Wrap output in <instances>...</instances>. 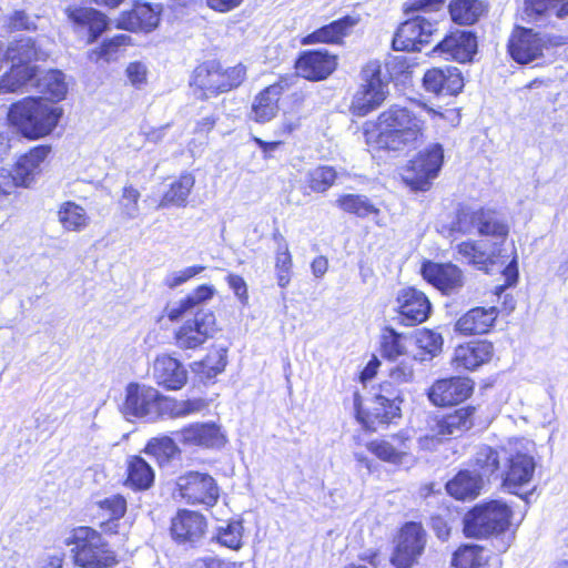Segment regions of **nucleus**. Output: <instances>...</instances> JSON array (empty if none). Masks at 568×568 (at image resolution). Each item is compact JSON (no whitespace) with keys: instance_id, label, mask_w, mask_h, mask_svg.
Returning a JSON list of instances; mask_svg holds the SVG:
<instances>
[{"instance_id":"f257e3e1","label":"nucleus","mask_w":568,"mask_h":568,"mask_svg":"<svg viewBox=\"0 0 568 568\" xmlns=\"http://www.w3.org/2000/svg\"><path fill=\"white\" fill-rule=\"evenodd\" d=\"M430 112L433 109L424 103L412 106L392 104L375 120L363 123L365 144L369 151L415 150L427 139L426 113Z\"/></svg>"},{"instance_id":"f03ea898","label":"nucleus","mask_w":568,"mask_h":568,"mask_svg":"<svg viewBox=\"0 0 568 568\" xmlns=\"http://www.w3.org/2000/svg\"><path fill=\"white\" fill-rule=\"evenodd\" d=\"M61 110L43 99L26 98L13 103L8 112L9 122L31 139L49 134L58 124Z\"/></svg>"},{"instance_id":"7ed1b4c3","label":"nucleus","mask_w":568,"mask_h":568,"mask_svg":"<svg viewBox=\"0 0 568 568\" xmlns=\"http://www.w3.org/2000/svg\"><path fill=\"white\" fill-rule=\"evenodd\" d=\"M71 547L73 562L80 568H110L116 561L115 552L102 536L90 527H78L65 539Z\"/></svg>"},{"instance_id":"20e7f679","label":"nucleus","mask_w":568,"mask_h":568,"mask_svg":"<svg viewBox=\"0 0 568 568\" xmlns=\"http://www.w3.org/2000/svg\"><path fill=\"white\" fill-rule=\"evenodd\" d=\"M535 444L527 439L509 440L505 446L503 486L511 494L518 495L528 487L536 469Z\"/></svg>"},{"instance_id":"39448f33","label":"nucleus","mask_w":568,"mask_h":568,"mask_svg":"<svg viewBox=\"0 0 568 568\" xmlns=\"http://www.w3.org/2000/svg\"><path fill=\"white\" fill-rule=\"evenodd\" d=\"M510 508L500 500L476 506L464 518V532L468 537L483 538L501 532L509 526Z\"/></svg>"},{"instance_id":"423d86ee","label":"nucleus","mask_w":568,"mask_h":568,"mask_svg":"<svg viewBox=\"0 0 568 568\" xmlns=\"http://www.w3.org/2000/svg\"><path fill=\"white\" fill-rule=\"evenodd\" d=\"M443 163V145L430 143L408 162L402 174L403 181L414 191H427L438 176Z\"/></svg>"},{"instance_id":"0eeeda50","label":"nucleus","mask_w":568,"mask_h":568,"mask_svg":"<svg viewBox=\"0 0 568 568\" xmlns=\"http://www.w3.org/2000/svg\"><path fill=\"white\" fill-rule=\"evenodd\" d=\"M388 81L382 74L379 61H369L362 71V84L353 97L352 112L364 116L377 109L387 98Z\"/></svg>"},{"instance_id":"6e6552de","label":"nucleus","mask_w":568,"mask_h":568,"mask_svg":"<svg viewBox=\"0 0 568 568\" xmlns=\"http://www.w3.org/2000/svg\"><path fill=\"white\" fill-rule=\"evenodd\" d=\"M245 75L246 69L241 63L223 70L217 62L211 61L194 70L191 84L203 91L204 97H209L239 87Z\"/></svg>"},{"instance_id":"1a4fd4ad","label":"nucleus","mask_w":568,"mask_h":568,"mask_svg":"<svg viewBox=\"0 0 568 568\" xmlns=\"http://www.w3.org/2000/svg\"><path fill=\"white\" fill-rule=\"evenodd\" d=\"M367 450L377 459L395 467H410L416 458L412 452V435L402 429L396 434L367 443Z\"/></svg>"},{"instance_id":"9d476101","label":"nucleus","mask_w":568,"mask_h":568,"mask_svg":"<svg viewBox=\"0 0 568 568\" xmlns=\"http://www.w3.org/2000/svg\"><path fill=\"white\" fill-rule=\"evenodd\" d=\"M427 544V534L419 523H406L398 531L390 558L396 568H412L418 564Z\"/></svg>"},{"instance_id":"9b49d317","label":"nucleus","mask_w":568,"mask_h":568,"mask_svg":"<svg viewBox=\"0 0 568 568\" xmlns=\"http://www.w3.org/2000/svg\"><path fill=\"white\" fill-rule=\"evenodd\" d=\"M217 332L213 312L199 310L192 318L186 320L173 335L174 344L180 349H196L213 338Z\"/></svg>"},{"instance_id":"f8f14e48","label":"nucleus","mask_w":568,"mask_h":568,"mask_svg":"<svg viewBox=\"0 0 568 568\" xmlns=\"http://www.w3.org/2000/svg\"><path fill=\"white\" fill-rule=\"evenodd\" d=\"M455 229L462 233L477 230L480 235L505 240L509 233L508 225L491 210L463 209L457 214Z\"/></svg>"},{"instance_id":"ddd939ff","label":"nucleus","mask_w":568,"mask_h":568,"mask_svg":"<svg viewBox=\"0 0 568 568\" xmlns=\"http://www.w3.org/2000/svg\"><path fill=\"white\" fill-rule=\"evenodd\" d=\"M399 398L390 399L383 394H375L364 406L358 393L354 394L356 417L367 428L375 429L379 424H388L400 415Z\"/></svg>"},{"instance_id":"4468645a","label":"nucleus","mask_w":568,"mask_h":568,"mask_svg":"<svg viewBox=\"0 0 568 568\" xmlns=\"http://www.w3.org/2000/svg\"><path fill=\"white\" fill-rule=\"evenodd\" d=\"M160 392L149 385L130 383L125 387V397L122 412L126 417L145 418L155 420L159 418Z\"/></svg>"},{"instance_id":"2eb2a0df","label":"nucleus","mask_w":568,"mask_h":568,"mask_svg":"<svg viewBox=\"0 0 568 568\" xmlns=\"http://www.w3.org/2000/svg\"><path fill=\"white\" fill-rule=\"evenodd\" d=\"M436 30V23L424 17L409 19L398 27L393 38V48L397 51H420Z\"/></svg>"},{"instance_id":"dca6fc26","label":"nucleus","mask_w":568,"mask_h":568,"mask_svg":"<svg viewBox=\"0 0 568 568\" xmlns=\"http://www.w3.org/2000/svg\"><path fill=\"white\" fill-rule=\"evenodd\" d=\"M178 487L181 497L190 504L213 506L219 498L215 479L207 474L191 471L179 477Z\"/></svg>"},{"instance_id":"f3484780","label":"nucleus","mask_w":568,"mask_h":568,"mask_svg":"<svg viewBox=\"0 0 568 568\" xmlns=\"http://www.w3.org/2000/svg\"><path fill=\"white\" fill-rule=\"evenodd\" d=\"M549 40L531 29L517 28L508 42L511 58L518 63H529L542 55Z\"/></svg>"},{"instance_id":"a211bd4d","label":"nucleus","mask_w":568,"mask_h":568,"mask_svg":"<svg viewBox=\"0 0 568 568\" xmlns=\"http://www.w3.org/2000/svg\"><path fill=\"white\" fill-rule=\"evenodd\" d=\"M474 390V383L466 377H450L435 382L428 392L436 406L456 405L466 400Z\"/></svg>"},{"instance_id":"6ab92c4d","label":"nucleus","mask_w":568,"mask_h":568,"mask_svg":"<svg viewBox=\"0 0 568 568\" xmlns=\"http://www.w3.org/2000/svg\"><path fill=\"white\" fill-rule=\"evenodd\" d=\"M178 439L186 446L220 448L226 437L215 423H193L176 433Z\"/></svg>"},{"instance_id":"aec40b11","label":"nucleus","mask_w":568,"mask_h":568,"mask_svg":"<svg viewBox=\"0 0 568 568\" xmlns=\"http://www.w3.org/2000/svg\"><path fill=\"white\" fill-rule=\"evenodd\" d=\"M151 374L155 383L168 390H179L187 382V371L183 364L168 354L155 357Z\"/></svg>"},{"instance_id":"412c9836","label":"nucleus","mask_w":568,"mask_h":568,"mask_svg":"<svg viewBox=\"0 0 568 568\" xmlns=\"http://www.w3.org/2000/svg\"><path fill=\"white\" fill-rule=\"evenodd\" d=\"M396 303L405 325L423 323L430 313V303L427 296L414 287L402 288L397 293Z\"/></svg>"},{"instance_id":"4be33fe9","label":"nucleus","mask_w":568,"mask_h":568,"mask_svg":"<svg viewBox=\"0 0 568 568\" xmlns=\"http://www.w3.org/2000/svg\"><path fill=\"white\" fill-rule=\"evenodd\" d=\"M476 51V37L471 32L464 30L452 32L434 48V52H439L445 59H452L462 63L470 61Z\"/></svg>"},{"instance_id":"5701e85b","label":"nucleus","mask_w":568,"mask_h":568,"mask_svg":"<svg viewBox=\"0 0 568 568\" xmlns=\"http://www.w3.org/2000/svg\"><path fill=\"white\" fill-rule=\"evenodd\" d=\"M286 89L287 83L278 81L258 92L253 99L248 118L261 124L272 121L278 112V101Z\"/></svg>"},{"instance_id":"b1692460","label":"nucleus","mask_w":568,"mask_h":568,"mask_svg":"<svg viewBox=\"0 0 568 568\" xmlns=\"http://www.w3.org/2000/svg\"><path fill=\"white\" fill-rule=\"evenodd\" d=\"M423 277L444 294L459 291L464 285V276L456 265L427 262L422 267Z\"/></svg>"},{"instance_id":"393cba45","label":"nucleus","mask_w":568,"mask_h":568,"mask_svg":"<svg viewBox=\"0 0 568 568\" xmlns=\"http://www.w3.org/2000/svg\"><path fill=\"white\" fill-rule=\"evenodd\" d=\"M423 83L426 91L438 95H456L464 87L462 73L455 67L433 68L426 71Z\"/></svg>"},{"instance_id":"a878e982","label":"nucleus","mask_w":568,"mask_h":568,"mask_svg":"<svg viewBox=\"0 0 568 568\" xmlns=\"http://www.w3.org/2000/svg\"><path fill=\"white\" fill-rule=\"evenodd\" d=\"M206 528L205 518L192 510L182 509L172 518L171 534L180 544H194L199 541Z\"/></svg>"},{"instance_id":"bb28decb","label":"nucleus","mask_w":568,"mask_h":568,"mask_svg":"<svg viewBox=\"0 0 568 568\" xmlns=\"http://www.w3.org/2000/svg\"><path fill=\"white\" fill-rule=\"evenodd\" d=\"M161 8L138 3L131 11L123 12L116 20V28L128 31L151 32L160 22Z\"/></svg>"},{"instance_id":"cd10ccee","label":"nucleus","mask_w":568,"mask_h":568,"mask_svg":"<svg viewBox=\"0 0 568 568\" xmlns=\"http://www.w3.org/2000/svg\"><path fill=\"white\" fill-rule=\"evenodd\" d=\"M336 68L335 55L324 51L305 52L296 61L297 73L312 81L327 78Z\"/></svg>"},{"instance_id":"c85d7f7f","label":"nucleus","mask_w":568,"mask_h":568,"mask_svg":"<svg viewBox=\"0 0 568 568\" xmlns=\"http://www.w3.org/2000/svg\"><path fill=\"white\" fill-rule=\"evenodd\" d=\"M494 346L487 341L470 342L455 348L452 363L456 369L473 371L490 361Z\"/></svg>"},{"instance_id":"c756f323","label":"nucleus","mask_w":568,"mask_h":568,"mask_svg":"<svg viewBox=\"0 0 568 568\" xmlns=\"http://www.w3.org/2000/svg\"><path fill=\"white\" fill-rule=\"evenodd\" d=\"M498 317V310L490 307H474L458 318L455 329L463 335L485 334L490 331Z\"/></svg>"},{"instance_id":"7c9ffc66","label":"nucleus","mask_w":568,"mask_h":568,"mask_svg":"<svg viewBox=\"0 0 568 568\" xmlns=\"http://www.w3.org/2000/svg\"><path fill=\"white\" fill-rule=\"evenodd\" d=\"M47 57L48 53L31 38H21L12 42L6 51L0 42V69L7 60H10L12 64L29 65V62Z\"/></svg>"},{"instance_id":"2f4dec72","label":"nucleus","mask_w":568,"mask_h":568,"mask_svg":"<svg viewBox=\"0 0 568 568\" xmlns=\"http://www.w3.org/2000/svg\"><path fill=\"white\" fill-rule=\"evenodd\" d=\"M475 407L467 406L434 418L438 434L458 437L474 425Z\"/></svg>"},{"instance_id":"473e14b6","label":"nucleus","mask_w":568,"mask_h":568,"mask_svg":"<svg viewBox=\"0 0 568 568\" xmlns=\"http://www.w3.org/2000/svg\"><path fill=\"white\" fill-rule=\"evenodd\" d=\"M49 153V146L39 145L20 156L13 169L19 183L28 186L34 180V176L41 172V165Z\"/></svg>"},{"instance_id":"72a5a7b5","label":"nucleus","mask_w":568,"mask_h":568,"mask_svg":"<svg viewBox=\"0 0 568 568\" xmlns=\"http://www.w3.org/2000/svg\"><path fill=\"white\" fill-rule=\"evenodd\" d=\"M356 23L357 19L353 17H344L307 34L303 38L302 43L314 44L339 42L351 32Z\"/></svg>"},{"instance_id":"f704fd0d","label":"nucleus","mask_w":568,"mask_h":568,"mask_svg":"<svg viewBox=\"0 0 568 568\" xmlns=\"http://www.w3.org/2000/svg\"><path fill=\"white\" fill-rule=\"evenodd\" d=\"M483 487V479L479 474L469 470L459 471L446 484L447 493L456 499L468 500L476 498Z\"/></svg>"},{"instance_id":"c9c22d12","label":"nucleus","mask_w":568,"mask_h":568,"mask_svg":"<svg viewBox=\"0 0 568 568\" xmlns=\"http://www.w3.org/2000/svg\"><path fill=\"white\" fill-rule=\"evenodd\" d=\"M67 14L77 27L89 29L88 42H93L108 26L106 17L92 8H68Z\"/></svg>"},{"instance_id":"e433bc0d","label":"nucleus","mask_w":568,"mask_h":568,"mask_svg":"<svg viewBox=\"0 0 568 568\" xmlns=\"http://www.w3.org/2000/svg\"><path fill=\"white\" fill-rule=\"evenodd\" d=\"M205 403L201 398L175 399L160 393L159 417L181 418L201 412Z\"/></svg>"},{"instance_id":"4c0bfd02","label":"nucleus","mask_w":568,"mask_h":568,"mask_svg":"<svg viewBox=\"0 0 568 568\" xmlns=\"http://www.w3.org/2000/svg\"><path fill=\"white\" fill-rule=\"evenodd\" d=\"M195 184V178L191 173H183L178 180L171 183L169 190L163 194L158 209L169 206L184 207L187 204V197Z\"/></svg>"},{"instance_id":"58836bf2","label":"nucleus","mask_w":568,"mask_h":568,"mask_svg":"<svg viewBox=\"0 0 568 568\" xmlns=\"http://www.w3.org/2000/svg\"><path fill=\"white\" fill-rule=\"evenodd\" d=\"M415 345L417 347L414 359L419 362L430 361L437 356L443 348V337L439 333L420 328L414 334Z\"/></svg>"},{"instance_id":"ea45409f","label":"nucleus","mask_w":568,"mask_h":568,"mask_svg":"<svg viewBox=\"0 0 568 568\" xmlns=\"http://www.w3.org/2000/svg\"><path fill=\"white\" fill-rule=\"evenodd\" d=\"M37 74V69L31 65L12 64L10 71L0 78V93L18 92L32 82Z\"/></svg>"},{"instance_id":"a19ab883","label":"nucleus","mask_w":568,"mask_h":568,"mask_svg":"<svg viewBox=\"0 0 568 568\" xmlns=\"http://www.w3.org/2000/svg\"><path fill=\"white\" fill-rule=\"evenodd\" d=\"M58 219L62 227L68 232H81L90 223L87 211L79 204L68 201L60 205Z\"/></svg>"},{"instance_id":"79ce46f5","label":"nucleus","mask_w":568,"mask_h":568,"mask_svg":"<svg viewBox=\"0 0 568 568\" xmlns=\"http://www.w3.org/2000/svg\"><path fill=\"white\" fill-rule=\"evenodd\" d=\"M485 10V4L479 0H452L449 3L452 20L462 26L475 23Z\"/></svg>"},{"instance_id":"37998d69","label":"nucleus","mask_w":568,"mask_h":568,"mask_svg":"<svg viewBox=\"0 0 568 568\" xmlns=\"http://www.w3.org/2000/svg\"><path fill=\"white\" fill-rule=\"evenodd\" d=\"M505 446L500 449H494L489 446L478 448L474 457V466L480 471L481 476H490L504 468Z\"/></svg>"},{"instance_id":"c03bdc74","label":"nucleus","mask_w":568,"mask_h":568,"mask_svg":"<svg viewBox=\"0 0 568 568\" xmlns=\"http://www.w3.org/2000/svg\"><path fill=\"white\" fill-rule=\"evenodd\" d=\"M226 366V351L224 348H214L204 359L194 362L191 369L201 379H211L222 373Z\"/></svg>"},{"instance_id":"a18cd8bd","label":"nucleus","mask_w":568,"mask_h":568,"mask_svg":"<svg viewBox=\"0 0 568 568\" xmlns=\"http://www.w3.org/2000/svg\"><path fill=\"white\" fill-rule=\"evenodd\" d=\"M154 480L150 465L141 457L133 456L128 462V484L135 489H148Z\"/></svg>"},{"instance_id":"49530a36","label":"nucleus","mask_w":568,"mask_h":568,"mask_svg":"<svg viewBox=\"0 0 568 568\" xmlns=\"http://www.w3.org/2000/svg\"><path fill=\"white\" fill-rule=\"evenodd\" d=\"M381 353L382 356L395 361L407 352V337L397 333L394 328L385 327L381 334Z\"/></svg>"},{"instance_id":"de8ad7c7","label":"nucleus","mask_w":568,"mask_h":568,"mask_svg":"<svg viewBox=\"0 0 568 568\" xmlns=\"http://www.w3.org/2000/svg\"><path fill=\"white\" fill-rule=\"evenodd\" d=\"M336 205L344 212L366 217L371 214H378L379 210L365 196L361 194H344L336 200Z\"/></svg>"},{"instance_id":"09e8293b","label":"nucleus","mask_w":568,"mask_h":568,"mask_svg":"<svg viewBox=\"0 0 568 568\" xmlns=\"http://www.w3.org/2000/svg\"><path fill=\"white\" fill-rule=\"evenodd\" d=\"M37 87L42 93L48 94L55 100L63 99L68 90L64 75L59 70L47 71L37 81Z\"/></svg>"},{"instance_id":"8fccbe9b","label":"nucleus","mask_w":568,"mask_h":568,"mask_svg":"<svg viewBox=\"0 0 568 568\" xmlns=\"http://www.w3.org/2000/svg\"><path fill=\"white\" fill-rule=\"evenodd\" d=\"M457 252L462 260L473 264L479 270L486 268L493 261V255L483 250L477 242L467 241L457 245Z\"/></svg>"},{"instance_id":"3c124183","label":"nucleus","mask_w":568,"mask_h":568,"mask_svg":"<svg viewBox=\"0 0 568 568\" xmlns=\"http://www.w3.org/2000/svg\"><path fill=\"white\" fill-rule=\"evenodd\" d=\"M337 178L334 168L328 165H321L307 172V184L310 189L317 193L326 192Z\"/></svg>"},{"instance_id":"603ef678","label":"nucleus","mask_w":568,"mask_h":568,"mask_svg":"<svg viewBox=\"0 0 568 568\" xmlns=\"http://www.w3.org/2000/svg\"><path fill=\"white\" fill-rule=\"evenodd\" d=\"M293 261L286 243L278 246L275 255L277 285L285 288L291 282Z\"/></svg>"},{"instance_id":"864d4df0","label":"nucleus","mask_w":568,"mask_h":568,"mask_svg":"<svg viewBox=\"0 0 568 568\" xmlns=\"http://www.w3.org/2000/svg\"><path fill=\"white\" fill-rule=\"evenodd\" d=\"M145 453L154 456L160 463L168 462L178 453V447L172 438L162 436L152 438L146 447Z\"/></svg>"},{"instance_id":"5fc2aeb1","label":"nucleus","mask_w":568,"mask_h":568,"mask_svg":"<svg viewBox=\"0 0 568 568\" xmlns=\"http://www.w3.org/2000/svg\"><path fill=\"white\" fill-rule=\"evenodd\" d=\"M140 192L133 185H125L122 189V195L119 200V206L121 210L122 216L129 220H133L139 216L140 207Z\"/></svg>"},{"instance_id":"6e6d98bb","label":"nucleus","mask_w":568,"mask_h":568,"mask_svg":"<svg viewBox=\"0 0 568 568\" xmlns=\"http://www.w3.org/2000/svg\"><path fill=\"white\" fill-rule=\"evenodd\" d=\"M481 564V548L478 546H465L459 548L453 557V565L456 568H479Z\"/></svg>"},{"instance_id":"4d7b16f0","label":"nucleus","mask_w":568,"mask_h":568,"mask_svg":"<svg viewBox=\"0 0 568 568\" xmlns=\"http://www.w3.org/2000/svg\"><path fill=\"white\" fill-rule=\"evenodd\" d=\"M98 507L105 519H121L126 511V500L121 495H112L98 501Z\"/></svg>"},{"instance_id":"13d9d810","label":"nucleus","mask_w":568,"mask_h":568,"mask_svg":"<svg viewBox=\"0 0 568 568\" xmlns=\"http://www.w3.org/2000/svg\"><path fill=\"white\" fill-rule=\"evenodd\" d=\"M243 526L240 521L229 523L217 530V541L231 549H240L242 546Z\"/></svg>"},{"instance_id":"bf43d9fd","label":"nucleus","mask_w":568,"mask_h":568,"mask_svg":"<svg viewBox=\"0 0 568 568\" xmlns=\"http://www.w3.org/2000/svg\"><path fill=\"white\" fill-rule=\"evenodd\" d=\"M204 270H205V266H203V265H191V266L183 267L181 270L171 271L165 275V277L163 280V284L168 288H171V290L176 288V287L185 284L186 282H189L190 280H192L200 273H202Z\"/></svg>"},{"instance_id":"052dcab7","label":"nucleus","mask_w":568,"mask_h":568,"mask_svg":"<svg viewBox=\"0 0 568 568\" xmlns=\"http://www.w3.org/2000/svg\"><path fill=\"white\" fill-rule=\"evenodd\" d=\"M215 292L216 291L213 285L203 284L190 292L184 300L192 311L193 308L211 301L215 295Z\"/></svg>"},{"instance_id":"680f3d73","label":"nucleus","mask_w":568,"mask_h":568,"mask_svg":"<svg viewBox=\"0 0 568 568\" xmlns=\"http://www.w3.org/2000/svg\"><path fill=\"white\" fill-rule=\"evenodd\" d=\"M557 0H525V12L531 19L551 16V6H556Z\"/></svg>"},{"instance_id":"e2e57ef3","label":"nucleus","mask_w":568,"mask_h":568,"mask_svg":"<svg viewBox=\"0 0 568 568\" xmlns=\"http://www.w3.org/2000/svg\"><path fill=\"white\" fill-rule=\"evenodd\" d=\"M126 77L132 85L141 88L148 80V68L144 63L135 61L129 63L125 70Z\"/></svg>"},{"instance_id":"0e129e2a","label":"nucleus","mask_w":568,"mask_h":568,"mask_svg":"<svg viewBox=\"0 0 568 568\" xmlns=\"http://www.w3.org/2000/svg\"><path fill=\"white\" fill-rule=\"evenodd\" d=\"M118 49L110 40H106L100 48L91 50L88 59L94 63H98L100 60L110 62L116 59Z\"/></svg>"},{"instance_id":"69168bd1","label":"nucleus","mask_w":568,"mask_h":568,"mask_svg":"<svg viewBox=\"0 0 568 568\" xmlns=\"http://www.w3.org/2000/svg\"><path fill=\"white\" fill-rule=\"evenodd\" d=\"M301 125V119L296 113L284 112L281 122L275 129L277 136H288Z\"/></svg>"},{"instance_id":"338daca9","label":"nucleus","mask_w":568,"mask_h":568,"mask_svg":"<svg viewBox=\"0 0 568 568\" xmlns=\"http://www.w3.org/2000/svg\"><path fill=\"white\" fill-rule=\"evenodd\" d=\"M190 311L191 308L183 297L179 301L168 303L163 310V313L171 322H176Z\"/></svg>"},{"instance_id":"774afa93","label":"nucleus","mask_w":568,"mask_h":568,"mask_svg":"<svg viewBox=\"0 0 568 568\" xmlns=\"http://www.w3.org/2000/svg\"><path fill=\"white\" fill-rule=\"evenodd\" d=\"M234 564L224 561L214 556L199 557L190 562L189 568H233Z\"/></svg>"}]
</instances>
